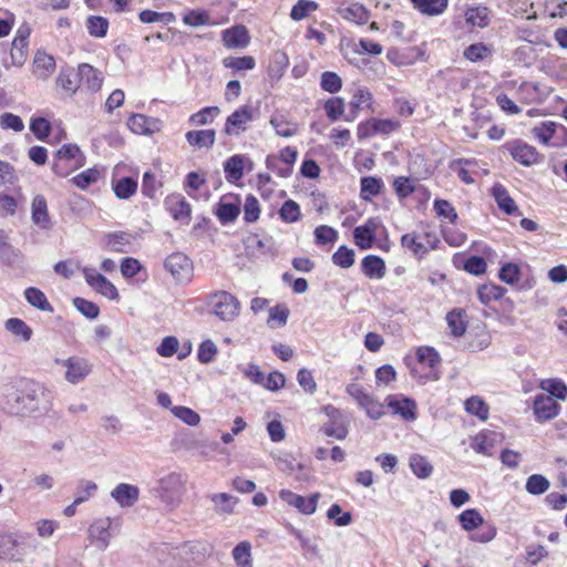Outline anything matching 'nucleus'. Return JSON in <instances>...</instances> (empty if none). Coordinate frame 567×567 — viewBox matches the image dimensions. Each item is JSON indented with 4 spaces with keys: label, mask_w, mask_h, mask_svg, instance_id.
Segmentation results:
<instances>
[{
    "label": "nucleus",
    "mask_w": 567,
    "mask_h": 567,
    "mask_svg": "<svg viewBox=\"0 0 567 567\" xmlns=\"http://www.w3.org/2000/svg\"><path fill=\"white\" fill-rule=\"evenodd\" d=\"M53 405V394L44 384L21 379L16 392L6 396L4 409L10 415L30 416L47 414Z\"/></svg>",
    "instance_id": "1"
},
{
    "label": "nucleus",
    "mask_w": 567,
    "mask_h": 567,
    "mask_svg": "<svg viewBox=\"0 0 567 567\" xmlns=\"http://www.w3.org/2000/svg\"><path fill=\"white\" fill-rule=\"evenodd\" d=\"M137 189V181L131 176L122 177L113 182V190L117 198L128 199Z\"/></svg>",
    "instance_id": "40"
},
{
    "label": "nucleus",
    "mask_w": 567,
    "mask_h": 567,
    "mask_svg": "<svg viewBox=\"0 0 567 567\" xmlns=\"http://www.w3.org/2000/svg\"><path fill=\"white\" fill-rule=\"evenodd\" d=\"M249 40L248 30L245 25H235L223 31V42L227 48H245Z\"/></svg>",
    "instance_id": "21"
},
{
    "label": "nucleus",
    "mask_w": 567,
    "mask_h": 567,
    "mask_svg": "<svg viewBox=\"0 0 567 567\" xmlns=\"http://www.w3.org/2000/svg\"><path fill=\"white\" fill-rule=\"evenodd\" d=\"M373 95L368 89H359L353 94L349 103V112L344 115L347 122H352L357 118L360 110L372 105Z\"/></svg>",
    "instance_id": "19"
},
{
    "label": "nucleus",
    "mask_w": 567,
    "mask_h": 567,
    "mask_svg": "<svg viewBox=\"0 0 567 567\" xmlns=\"http://www.w3.org/2000/svg\"><path fill=\"white\" fill-rule=\"evenodd\" d=\"M86 284L97 293L109 298L110 300H118L120 293L117 288L102 274H99L92 267L81 268Z\"/></svg>",
    "instance_id": "5"
},
{
    "label": "nucleus",
    "mask_w": 567,
    "mask_h": 567,
    "mask_svg": "<svg viewBox=\"0 0 567 567\" xmlns=\"http://www.w3.org/2000/svg\"><path fill=\"white\" fill-rule=\"evenodd\" d=\"M557 130L567 134V130L563 125L553 121L543 122L540 125L535 126L533 128V134L539 142L547 145L556 134Z\"/></svg>",
    "instance_id": "37"
},
{
    "label": "nucleus",
    "mask_w": 567,
    "mask_h": 567,
    "mask_svg": "<svg viewBox=\"0 0 567 567\" xmlns=\"http://www.w3.org/2000/svg\"><path fill=\"white\" fill-rule=\"evenodd\" d=\"M416 358L421 364H424L432 370L441 362L439 352L432 347H420L416 351Z\"/></svg>",
    "instance_id": "50"
},
{
    "label": "nucleus",
    "mask_w": 567,
    "mask_h": 567,
    "mask_svg": "<svg viewBox=\"0 0 567 567\" xmlns=\"http://www.w3.org/2000/svg\"><path fill=\"white\" fill-rule=\"evenodd\" d=\"M110 528L111 519L109 517L96 519L89 527L90 538L97 543L101 550H105L110 544L112 537Z\"/></svg>",
    "instance_id": "15"
},
{
    "label": "nucleus",
    "mask_w": 567,
    "mask_h": 567,
    "mask_svg": "<svg viewBox=\"0 0 567 567\" xmlns=\"http://www.w3.org/2000/svg\"><path fill=\"white\" fill-rule=\"evenodd\" d=\"M503 435L496 431H482L473 437L472 449L484 455H492L491 450L502 441Z\"/></svg>",
    "instance_id": "14"
},
{
    "label": "nucleus",
    "mask_w": 567,
    "mask_h": 567,
    "mask_svg": "<svg viewBox=\"0 0 567 567\" xmlns=\"http://www.w3.org/2000/svg\"><path fill=\"white\" fill-rule=\"evenodd\" d=\"M207 305L223 321H233L239 316L240 302L228 291L220 290L207 296Z\"/></svg>",
    "instance_id": "2"
},
{
    "label": "nucleus",
    "mask_w": 567,
    "mask_h": 567,
    "mask_svg": "<svg viewBox=\"0 0 567 567\" xmlns=\"http://www.w3.org/2000/svg\"><path fill=\"white\" fill-rule=\"evenodd\" d=\"M66 368L65 380L72 384L82 382L91 372V364L82 358L71 357L62 361Z\"/></svg>",
    "instance_id": "11"
},
{
    "label": "nucleus",
    "mask_w": 567,
    "mask_h": 567,
    "mask_svg": "<svg viewBox=\"0 0 567 567\" xmlns=\"http://www.w3.org/2000/svg\"><path fill=\"white\" fill-rule=\"evenodd\" d=\"M171 411L174 414V416H176L177 419H179L189 426H196L200 422L199 414L192 410L190 408L177 405L172 406Z\"/></svg>",
    "instance_id": "61"
},
{
    "label": "nucleus",
    "mask_w": 567,
    "mask_h": 567,
    "mask_svg": "<svg viewBox=\"0 0 567 567\" xmlns=\"http://www.w3.org/2000/svg\"><path fill=\"white\" fill-rule=\"evenodd\" d=\"M506 289L496 285H483L478 291V299L482 303L487 305L492 300H499L504 297Z\"/></svg>",
    "instance_id": "54"
},
{
    "label": "nucleus",
    "mask_w": 567,
    "mask_h": 567,
    "mask_svg": "<svg viewBox=\"0 0 567 567\" xmlns=\"http://www.w3.org/2000/svg\"><path fill=\"white\" fill-rule=\"evenodd\" d=\"M559 404L549 395L538 394L534 400V413L537 421L554 419L559 412Z\"/></svg>",
    "instance_id": "12"
},
{
    "label": "nucleus",
    "mask_w": 567,
    "mask_h": 567,
    "mask_svg": "<svg viewBox=\"0 0 567 567\" xmlns=\"http://www.w3.org/2000/svg\"><path fill=\"white\" fill-rule=\"evenodd\" d=\"M413 8L426 17L442 14L449 6V0H410Z\"/></svg>",
    "instance_id": "27"
},
{
    "label": "nucleus",
    "mask_w": 567,
    "mask_h": 567,
    "mask_svg": "<svg viewBox=\"0 0 567 567\" xmlns=\"http://www.w3.org/2000/svg\"><path fill=\"white\" fill-rule=\"evenodd\" d=\"M111 496L120 504V506L131 507L137 502L140 489L135 485L121 483L111 492Z\"/></svg>",
    "instance_id": "23"
},
{
    "label": "nucleus",
    "mask_w": 567,
    "mask_h": 567,
    "mask_svg": "<svg viewBox=\"0 0 567 567\" xmlns=\"http://www.w3.org/2000/svg\"><path fill=\"white\" fill-rule=\"evenodd\" d=\"M326 114L331 122L338 121L344 113V101L342 97L328 99L323 105Z\"/></svg>",
    "instance_id": "63"
},
{
    "label": "nucleus",
    "mask_w": 567,
    "mask_h": 567,
    "mask_svg": "<svg viewBox=\"0 0 567 567\" xmlns=\"http://www.w3.org/2000/svg\"><path fill=\"white\" fill-rule=\"evenodd\" d=\"M244 155H233L224 163V172L227 182L235 183L244 176Z\"/></svg>",
    "instance_id": "32"
},
{
    "label": "nucleus",
    "mask_w": 567,
    "mask_h": 567,
    "mask_svg": "<svg viewBox=\"0 0 567 567\" xmlns=\"http://www.w3.org/2000/svg\"><path fill=\"white\" fill-rule=\"evenodd\" d=\"M165 207L171 216L183 225H188L192 218V206L181 194H173L165 199Z\"/></svg>",
    "instance_id": "10"
},
{
    "label": "nucleus",
    "mask_w": 567,
    "mask_h": 567,
    "mask_svg": "<svg viewBox=\"0 0 567 567\" xmlns=\"http://www.w3.org/2000/svg\"><path fill=\"white\" fill-rule=\"evenodd\" d=\"M86 29L90 35L104 38L109 30V20L101 16H90L86 20Z\"/></svg>",
    "instance_id": "45"
},
{
    "label": "nucleus",
    "mask_w": 567,
    "mask_h": 567,
    "mask_svg": "<svg viewBox=\"0 0 567 567\" xmlns=\"http://www.w3.org/2000/svg\"><path fill=\"white\" fill-rule=\"evenodd\" d=\"M322 410L328 421L321 425L320 431L327 436L344 440L349 433V417L331 404L323 406Z\"/></svg>",
    "instance_id": "3"
},
{
    "label": "nucleus",
    "mask_w": 567,
    "mask_h": 567,
    "mask_svg": "<svg viewBox=\"0 0 567 567\" xmlns=\"http://www.w3.org/2000/svg\"><path fill=\"white\" fill-rule=\"evenodd\" d=\"M465 410L470 414L485 421L488 417V405L478 396H472L465 401Z\"/></svg>",
    "instance_id": "53"
},
{
    "label": "nucleus",
    "mask_w": 567,
    "mask_h": 567,
    "mask_svg": "<svg viewBox=\"0 0 567 567\" xmlns=\"http://www.w3.org/2000/svg\"><path fill=\"white\" fill-rule=\"evenodd\" d=\"M186 141L192 146H197L199 148H210L216 138L215 130H198V131H189L185 135Z\"/></svg>",
    "instance_id": "29"
},
{
    "label": "nucleus",
    "mask_w": 567,
    "mask_h": 567,
    "mask_svg": "<svg viewBox=\"0 0 567 567\" xmlns=\"http://www.w3.org/2000/svg\"><path fill=\"white\" fill-rule=\"evenodd\" d=\"M340 14L343 19L358 24H365L370 18V13L367 8L358 2L351 3L347 8L341 9Z\"/></svg>",
    "instance_id": "33"
},
{
    "label": "nucleus",
    "mask_w": 567,
    "mask_h": 567,
    "mask_svg": "<svg viewBox=\"0 0 567 567\" xmlns=\"http://www.w3.org/2000/svg\"><path fill=\"white\" fill-rule=\"evenodd\" d=\"M318 8V3L312 0H298L290 11V18L293 21H300Z\"/></svg>",
    "instance_id": "56"
},
{
    "label": "nucleus",
    "mask_w": 567,
    "mask_h": 567,
    "mask_svg": "<svg viewBox=\"0 0 567 567\" xmlns=\"http://www.w3.org/2000/svg\"><path fill=\"white\" fill-rule=\"evenodd\" d=\"M215 214L223 225L234 223L240 214V202L238 197L235 198V202H227L225 197L220 198L216 205Z\"/></svg>",
    "instance_id": "22"
},
{
    "label": "nucleus",
    "mask_w": 567,
    "mask_h": 567,
    "mask_svg": "<svg viewBox=\"0 0 567 567\" xmlns=\"http://www.w3.org/2000/svg\"><path fill=\"white\" fill-rule=\"evenodd\" d=\"M409 465L413 474L421 480L429 478L433 473V466L427 458L421 454H412Z\"/></svg>",
    "instance_id": "36"
},
{
    "label": "nucleus",
    "mask_w": 567,
    "mask_h": 567,
    "mask_svg": "<svg viewBox=\"0 0 567 567\" xmlns=\"http://www.w3.org/2000/svg\"><path fill=\"white\" fill-rule=\"evenodd\" d=\"M549 486L550 483L544 475L533 474L527 478L525 488L532 495H542Z\"/></svg>",
    "instance_id": "51"
},
{
    "label": "nucleus",
    "mask_w": 567,
    "mask_h": 567,
    "mask_svg": "<svg viewBox=\"0 0 567 567\" xmlns=\"http://www.w3.org/2000/svg\"><path fill=\"white\" fill-rule=\"evenodd\" d=\"M164 266L178 282L190 280L193 266L186 255L174 252L165 259Z\"/></svg>",
    "instance_id": "8"
},
{
    "label": "nucleus",
    "mask_w": 567,
    "mask_h": 567,
    "mask_svg": "<svg viewBox=\"0 0 567 567\" xmlns=\"http://www.w3.org/2000/svg\"><path fill=\"white\" fill-rule=\"evenodd\" d=\"M491 194L495 199L498 208L506 215H522L515 200L511 197L505 186H503L499 183L494 184V186L491 189Z\"/></svg>",
    "instance_id": "17"
},
{
    "label": "nucleus",
    "mask_w": 567,
    "mask_h": 567,
    "mask_svg": "<svg viewBox=\"0 0 567 567\" xmlns=\"http://www.w3.org/2000/svg\"><path fill=\"white\" fill-rule=\"evenodd\" d=\"M362 272L370 279H382L385 276V262L377 255H368L361 261Z\"/></svg>",
    "instance_id": "25"
},
{
    "label": "nucleus",
    "mask_w": 567,
    "mask_h": 567,
    "mask_svg": "<svg viewBox=\"0 0 567 567\" xmlns=\"http://www.w3.org/2000/svg\"><path fill=\"white\" fill-rule=\"evenodd\" d=\"M260 215V206L256 196L249 194L245 198L244 203V220L247 224H251L258 220Z\"/></svg>",
    "instance_id": "60"
},
{
    "label": "nucleus",
    "mask_w": 567,
    "mask_h": 567,
    "mask_svg": "<svg viewBox=\"0 0 567 567\" xmlns=\"http://www.w3.org/2000/svg\"><path fill=\"white\" fill-rule=\"evenodd\" d=\"M210 501L214 503L215 512L217 514H233L237 498L227 493H216L210 495Z\"/></svg>",
    "instance_id": "41"
},
{
    "label": "nucleus",
    "mask_w": 567,
    "mask_h": 567,
    "mask_svg": "<svg viewBox=\"0 0 567 567\" xmlns=\"http://www.w3.org/2000/svg\"><path fill=\"white\" fill-rule=\"evenodd\" d=\"M128 128L136 134H153L161 128V121L144 114H132L127 120Z\"/></svg>",
    "instance_id": "13"
},
{
    "label": "nucleus",
    "mask_w": 567,
    "mask_h": 567,
    "mask_svg": "<svg viewBox=\"0 0 567 567\" xmlns=\"http://www.w3.org/2000/svg\"><path fill=\"white\" fill-rule=\"evenodd\" d=\"M220 113L218 106H206L194 113L189 117V122L193 125H206L214 121V118Z\"/></svg>",
    "instance_id": "55"
},
{
    "label": "nucleus",
    "mask_w": 567,
    "mask_h": 567,
    "mask_svg": "<svg viewBox=\"0 0 567 567\" xmlns=\"http://www.w3.org/2000/svg\"><path fill=\"white\" fill-rule=\"evenodd\" d=\"M384 187L381 177L364 176L360 179V197L364 202H370L373 196H378Z\"/></svg>",
    "instance_id": "28"
},
{
    "label": "nucleus",
    "mask_w": 567,
    "mask_h": 567,
    "mask_svg": "<svg viewBox=\"0 0 567 567\" xmlns=\"http://www.w3.org/2000/svg\"><path fill=\"white\" fill-rule=\"evenodd\" d=\"M186 480L179 473L172 472L158 480V491L165 502H173L183 492Z\"/></svg>",
    "instance_id": "9"
},
{
    "label": "nucleus",
    "mask_w": 567,
    "mask_h": 567,
    "mask_svg": "<svg viewBox=\"0 0 567 567\" xmlns=\"http://www.w3.org/2000/svg\"><path fill=\"white\" fill-rule=\"evenodd\" d=\"M503 147L509 153L515 162L523 166L528 167L540 163L543 159V155L536 150V147L519 138L506 142Z\"/></svg>",
    "instance_id": "4"
},
{
    "label": "nucleus",
    "mask_w": 567,
    "mask_h": 567,
    "mask_svg": "<svg viewBox=\"0 0 567 567\" xmlns=\"http://www.w3.org/2000/svg\"><path fill=\"white\" fill-rule=\"evenodd\" d=\"M223 64L225 68L233 69L235 71H248L255 68L256 61L250 55L227 56L223 60Z\"/></svg>",
    "instance_id": "49"
},
{
    "label": "nucleus",
    "mask_w": 567,
    "mask_h": 567,
    "mask_svg": "<svg viewBox=\"0 0 567 567\" xmlns=\"http://www.w3.org/2000/svg\"><path fill=\"white\" fill-rule=\"evenodd\" d=\"M55 158L59 161L69 162L74 159L76 166L81 167L84 165L85 156L81 152L80 147L76 144H64L62 145L55 153Z\"/></svg>",
    "instance_id": "35"
},
{
    "label": "nucleus",
    "mask_w": 567,
    "mask_h": 567,
    "mask_svg": "<svg viewBox=\"0 0 567 567\" xmlns=\"http://www.w3.org/2000/svg\"><path fill=\"white\" fill-rule=\"evenodd\" d=\"M134 237L126 231H113L105 235L106 248L113 252H126L124 246L131 245Z\"/></svg>",
    "instance_id": "31"
},
{
    "label": "nucleus",
    "mask_w": 567,
    "mask_h": 567,
    "mask_svg": "<svg viewBox=\"0 0 567 567\" xmlns=\"http://www.w3.org/2000/svg\"><path fill=\"white\" fill-rule=\"evenodd\" d=\"M279 497L286 504L295 507L299 513L303 515H312L317 511L320 493H313L309 497L296 494L289 489H281Z\"/></svg>",
    "instance_id": "6"
},
{
    "label": "nucleus",
    "mask_w": 567,
    "mask_h": 567,
    "mask_svg": "<svg viewBox=\"0 0 567 567\" xmlns=\"http://www.w3.org/2000/svg\"><path fill=\"white\" fill-rule=\"evenodd\" d=\"M401 245L410 249L414 256L417 258H422L424 255L429 252V248L424 243L420 241L414 233L404 234L401 237Z\"/></svg>",
    "instance_id": "48"
},
{
    "label": "nucleus",
    "mask_w": 567,
    "mask_h": 567,
    "mask_svg": "<svg viewBox=\"0 0 567 567\" xmlns=\"http://www.w3.org/2000/svg\"><path fill=\"white\" fill-rule=\"evenodd\" d=\"M385 401L394 414H399L406 421L416 419V404L412 399L405 396L398 399V396L390 394L386 396Z\"/></svg>",
    "instance_id": "16"
},
{
    "label": "nucleus",
    "mask_w": 567,
    "mask_h": 567,
    "mask_svg": "<svg viewBox=\"0 0 567 567\" xmlns=\"http://www.w3.org/2000/svg\"><path fill=\"white\" fill-rule=\"evenodd\" d=\"M24 298L34 308L45 311L53 312V307L49 302L47 296L43 291L35 287H29L24 290Z\"/></svg>",
    "instance_id": "34"
},
{
    "label": "nucleus",
    "mask_w": 567,
    "mask_h": 567,
    "mask_svg": "<svg viewBox=\"0 0 567 567\" xmlns=\"http://www.w3.org/2000/svg\"><path fill=\"white\" fill-rule=\"evenodd\" d=\"M55 70V60L51 54L38 51L33 61V73L39 79H48Z\"/></svg>",
    "instance_id": "26"
},
{
    "label": "nucleus",
    "mask_w": 567,
    "mask_h": 567,
    "mask_svg": "<svg viewBox=\"0 0 567 567\" xmlns=\"http://www.w3.org/2000/svg\"><path fill=\"white\" fill-rule=\"evenodd\" d=\"M252 120V107L249 105H243L226 118L224 133L228 136H237L247 130V124Z\"/></svg>",
    "instance_id": "7"
},
{
    "label": "nucleus",
    "mask_w": 567,
    "mask_h": 567,
    "mask_svg": "<svg viewBox=\"0 0 567 567\" xmlns=\"http://www.w3.org/2000/svg\"><path fill=\"white\" fill-rule=\"evenodd\" d=\"M4 328L22 341L28 342L32 337V329L19 318H10L4 322Z\"/></svg>",
    "instance_id": "44"
},
{
    "label": "nucleus",
    "mask_w": 567,
    "mask_h": 567,
    "mask_svg": "<svg viewBox=\"0 0 567 567\" xmlns=\"http://www.w3.org/2000/svg\"><path fill=\"white\" fill-rule=\"evenodd\" d=\"M58 83L63 87V90L70 94H74L81 87L79 71L73 69L61 70Z\"/></svg>",
    "instance_id": "38"
},
{
    "label": "nucleus",
    "mask_w": 567,
    "mask_h": 567,
    "mask_svg": "<svg viewBox=\"0 0 567 567\" xmlns=\"http://www.w3.org/2000/svg\"><path fill=\"white\" fill-rule=\"evenodd\" d=\"M354 250L346 245L340 246L336 252H333L331 260L332 262L342 268L348 269L354 264Z\"/></svg>",
    "instance_id": "46"
},
{
    "label": "nucleus",
    "mask_w": 567,
    "mask_h": 567,
    "mask_svg": "<svg viewBox=\"0 0 567 567\" xmlns=\"http://www.w3.org/2000/svg\"><path fill=\"white\" fill-rule=\"evenodd\" d=\"M138 19L143 23L164 22L168 24L175 21V16L172 12H156L146 9L140 12Z\"/></svg>",
    "instance_id": "57"
},
{
    "label": "nucleus",
    "mask_w": 567,
    "mask_h": 567,
    "mask_svg": "<svg viewBox=\"0 0 567 567\" xmlns=\"http://www.w3.org/2000/svg\"><path fill=\"white\" fill-rule=\"evenodd\" d=\"M0 559L21 563L23 553L17 549L16 538L12 535L0 536Z\"/></svg>",
    "instance_id": "30"
},
{
    "label": "nucleus",
    "mask_w": 567,
    "mask_h": 567,
    "mask_svg": "<svg viewBox=\"0 0 567 567\" xmlns=\"http://www.w3.org/2000/svg\"><path fill=\"white\" fill-rule=\"evenodd\" d=\"M278 214L280 219L285 223H296L301 216L299 205L292 199L286 200Z\"/></svg>",
    "instance_id": "62"
},
{
    "label": "nucleus",
    "mask_w": 567,
    "mask_h": 567,
    "mask_svg": "<svg viewBox=\"0 0 567 567\" xmlns=\"http://www.w3.org/2000/svg\"><path fill=\"white\" fill-rule=\"evenodd\" d=\"M466 22L473 27L484 28L488 24V9L486 7L470 8L465 12Z\"/></svg>",
    "instance_id": "47"
},
{
    "label": "nucleus",
    "mask_w": 567,
    "mask_h": 567,
    "mask_svg": "<svg viewBox=\"0 0 567 567\" xmlns=\"http://www.w3.org/2000/svg\"><path fill=\"white\" fill-rule=\"evenodd\" d=\"M251 546L248 542H241L233 549V557L239 567H251Z\"/></svg>",
    "instance_id": "64"
},
{
    "label": "nucleus",
    "mask_w": 567,
    "mask_h": 567,
    "mask_svg": "<svg viewBox=\"0 0 567 567\" xmlns=\"http://www.w3.org/2000/svg\"><path fill=\"white\" fill-rule=\"evenodd\" d=\"M78 71L81 80V86H85L87 90L93 92L101 89L103 83V75L101 71L87 63L79 64Z\"/></svg>",
    "instance_id": "20"
},
{
    "label": "nucleus",
    "mask_w": 567,
    "mask_h": 567,
    "mask_svg": "<svg viewBox=\"0 0 567 567\" xmlns=\"http://www.w3.org/2000/svg\"><path fill=\"white\" fill-rule=\"evenodd\" d=\"M446 323L454 338H461L467 329V315L462 308H454L446 313Z\"/></svg>",
    "instance_id": "24"
},
{
    "label": "nucleus",
    "mask_w": 567,
    "mask_h": 567,
    "mask_svg": "<svg viewBox=\"0 0 567 567\" xmlns=\"http://www.w3.org/2000/svg\"><path fill=\"white\" fill-rule=\"evenodd\" d=\"M458 522L463 529L473 532L483 525L484 518L476 508H467L458 515Z\"/></svg>",
    "instance_id": "42"
},
{
    "label": "nucleus",
    "mask_w": 567,
    "mask_h": 567,
    "mask_svg": "<svg viewBox=\"0 0 567 567\" xmlns=\"http://www.w3.org/2000/svg\"><path fill=\"white\" fill-rule=\"evenodd\" d=\"M320 87L326 92L334 94L341 90L342 79L336 72L324 71L320 76Z\"/></svg>",
    "instance_id": "52"
},
{
    "label": "nucleus",
    "mask_w": 567,
    "mask_h": 567,
    "mask_svg": "<svg viewBox=\"0 0 567 567\" xmlns=\"http://www.w3.org/2000/svg\"><path fill=\"white\" fill-rule=\"evenodd\" d=\"M102 171L96 166L87 168L75 175L71 182L80 189H86L101 178Z\"/></svg>",
    "instance_id": "43"
},
{
    "label": "nucleus",
    "mask_w": 567,
    "mask_h": 567,
    "mask_svg": "<svg viewBox=\"0 0 567 567\" xmlns=\"http://www.w3.org/2000/svg\"><path fill=\"white\" fill-rule=\"evenodd\" d=\"M270 124L275 128L276 134L282 137H291L298 132L297 123L288 121L286 116L281 114L271 116Z\"/></svg>",
    "instance_id": "39"
},
{
    "label": "nucleus",
    "mask_w": 567,
    "mask_h": 567,
    "mask_svg": "<svg viewBox=\"0 0 567 567\" xmlns=\"http://www.w3.org/2000/svg\"><path fill=\"white\" fill-rule=\"evenodd\" d=\"M327 517L333 520L334 525L339 527L348 526L352 523V514L350 512H343L342 507L337 503L329 507Z\"/></svg>",
    "instance_id": "58"
},
{
    "label": "nucleus",
    "mask_w": 567,
    "mask_h": 567,
    "mask_svg": "<svg viewBox=\"0 0 567 567\" xmlns=\"http://www.w3.org/2000/svg\"><path fill=\"white\" fill-rule=\"evenodd\" d=\"M542 389L546 390L551 396L558 400L567 398V385L559 379H548L542 382Z\"/></svg>",
    "instance_id": "59"
},
{
    "label": "nucleus",
    "mask_w": 567,
    "mask_h": 567,
    "mask_svg": "<svg viewBox=\"0 0 567 567\" xmlns=\"http://www.w3.org/2000/svg\"><path fill=\"white\" fill-rule=\"evenodd\" d=\"M31 218L34 225L41 229H50L52 221L48 212L47 199L43 195L34 196L31 205Z\"/></svg>",
    "instance_id": "18"
}]
</instances>
